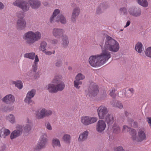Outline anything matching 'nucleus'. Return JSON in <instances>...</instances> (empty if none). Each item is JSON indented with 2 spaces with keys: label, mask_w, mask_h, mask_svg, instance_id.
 Instances as JSON below:
<instances>
[{
  "label": "nucleus",
  "mask_w": 151,
  "mask_h": 151,
  "mask_svg": "<svg viewBox=\"0 0 151 151\" xmlns=\"http://www.w3.org/2000/svg\"><path fill=\"white\" fill-rule=\"evenodd\" d=\"M60 11L58 9H56L54 11L52 15L55 17H57L58 15H60Z\"/></svg>",
  "instance_id": "nucleus-49"
},
{
  "label": "nucleus",
  "mask_w": 151,
  "mask_h": 151,
  "mask_svg": "<svg viewBox=\"0 0 151 151\" xmlns=\"http://www.w3.org/2000/svg\"><path fill=\"white\" fill-rule=\"evenodd\" d=\"M10 133V131L9 129L2 128L0 130V137L5 138Z\"/></svg>",
  "instance_id": "nucleus-24"
},
{
  "label": "nucleus",
  "mask_w": 151,
  "mask_h": 151,
  "mask_svg": "<svg viewBox=\"0 0 151 151\" xmlns=\"http://www.w3.org/2000/svg\"><path fill=\"white\" fill-rule=\"evenodd\" d=\"M141 14L142 10L140 8L137 7L132 16L135 17H140Z\"/></svg>",
  "instance_id": "nucleus-33"
},
{
  "label": "nucleus",
  "mask_w": 151,
  "mask_h": 151,
  "mask_svg": "<svg viewBox=\"0 0 151 151\" xmlns=\"http://www.w3.org/2000/svg\"><path fill=\"white\" fill-rule=\"evenodd\" d=\"M109 111V109L105 106H101L98 107L97 112L99 118L104 119Z\"/></svg>",
  "instance_id": "nucleus-9"
},
{
  "label": "nucleus",
  "mask_w": 151,
  "mask_h": 151,
  "mask_svg": "<svg viewBox=\"0 0 151 151\" xmlns=\"http://www.w3.org/2000/svg\"><path fill=\"white\" fill-rule=\"evenodd\" d=\"M105 37L104 44L101 47L102 52L99 54L91 55L89 58V63L93 67H98L106 63L111 57L110 51L115 53L119 50V45L117 41L107 34Z\"/></svg>",
  "instance_id": "nucleus-1"
},
{
  "label": "nucleus",
  "mask_w": 151,
  "mask_h": 151,
  "mask_svg": "<svg viewBox=\"0 0 151 151\" xmlns=\"http://www.w3.org/2000/svg\"><path fill=\"white\" fill-rule=\"evenodd\" d=\"M125 114L126 116H127L128 114V112L127 111H126L125 112Z\"/></svg>",
  "instance_id": "nucleus-64"
},
{
  "label": "nucleus",
  "mask_w": 151,
  "mask_h": 151,
  "mask_svg": "<svg viewBox=\"0 0 151 151\" xmlns=\"http://www.w3.org/2000/svg\"><path fill=\"white\" fill-rule=\"evenodd\" d=\"M62 42L61 43V46L63 48H66L68 46L69 44V41L68 36L64 35L62 37Z\"/></svg>",
  "instance_id": "nucleus-19"
},
{
  "label": "nucleus",
  "mask_w": 151,
  "mask_h": 151,
  "mask_svg": "<svg viewBox=\"0 0 151 151\" xmlns=\"http://www.w3.org/2000/svg\"><path fill=\"white\" fill-rule=\"evenodd\" d=\"M57 83L55 85L56 93L58 91H62L65 87V84L63 82L61 81L60 83Z\"/></svg>",
  "instance_id": "nucleus-28"
},
{
  "label": "nucleus",
  "mask_w": 151,
  "mask_h": 151,
  "mask_svg": "<svg viewBox=\"0 0 151 151\" xmlns=\"http://www.w3.org/2000/svg\"><path fill=\"white\" fill-rule=\"evenodd\" d=\"M99 91L98 86L94 83L91 82L87 92V94L90 97H93L97 95Z\"/></svg>",
  "instance_id": "nucleus-5"
},
{
  "label": "nucleus",
  "mask_w": 151,
  "mask_h": 151,
  "mask_svg": "<svg viewBox=\"0 0 151 151\" xmlns=\"http://www.w3.org/2000/svg\"><path fill=\"white\" fill-rule=\"evenodd\" d=\"M1 109H3V110L6 111H13L14 108V106H5L4 108H3V106H1Z\"/></svg>",
  "instance_id": "nucleus-41"
},
{
  "label": "nucleus",
  "mask_w": 151,
  "mask_h": 151,
  "mask_svg": "<svg viewBox=\"0 0 151 151\" xmlns=\"http://www.w3.org/2000/svg\"><path fill=\"white\" fill-rule=\"evenodd\" d=\"M62 139L65 143L69 144L70 142L71 136L69 134H65L63 136Z\"/></svg>",
  "instance_id": "nucleus-32"
},
{
  "label": "nucleus",
  "mask_w": 151,
  "mask_h": 151,
  "mask_svg": "<svg viewBox=\"0 0 151 151\" xmlns=\"http://www.w3.org/2000/svg\"><path fill=\"white\" fill-rule=\"evenodd\" d=\"M111 105L114 107H117L120 109L123 108V105L122 103L119 101H117V104H115V100H112L110 102Z\"/></svg>",
  "instance_id": "nucleus-31"
},
{
  "label": "nucleus",
  "mask_w": 151,
  "mask_h": 151,
  "mask_svg": "<svg viewBox=\"0 0 151 151\" xmlns=\"http://www.w3.org/2000/svg\"><path fill=\"white\" fill-rule=\"evenodd\" d=\"M46 89L51 93H56V86L52 83H50L46 86Z\"/></svg>",
  "instance_id": "nucleus-26"
},
{
  "label": "nucleus",
  "mask_w": 151,
  "mask_h": 151,
  "mask_svg": "<svg viewBox=\"0 0 151 151\" xmlns=\"http://www.w3.org/2000/svg\"><path fill=\"white\" fill-rule=\"evenodd\" d=\"M147 120L150 127H151V117H147Z\"/></svg>",
  "instance_id": "nucleus-60"
},
{
  "label": "nucleus",
  "mask_w": 151,
  "mask_h": 151,
  "mask_svg": "<svg viewBox=\"0 0 151 151\" xmlns=\"http://www.w3.org/2000/svg\"><path fill=\"white\" fill-rule=\"evenodd\" d=\"M128 6V12L129 14L132 16L137 7L129 3L127 4L126 6Z\"/></svg>",
  "instance_id": "nucleus-29"
},
{
  "label": "nucleus",
  "mask_w": 151,
  "mask_h": 151,
  "mask_svg": "<svg viewBox=\"0 0 151 151\" xmlns=\"http://www.w3.org/2000/svg\"><path fill=\"white\" fill-rule=\"evenodd\" d=\"M129 134L131 136L132 139L135 142H141L147 139L145 130L144 128L139 129L137 135L135 129H132L129 132Z\"/></svg>",
  "instance_id": "nucleus-3"
},
{
  "label": "nucleus",
  "mask_w": 151,
  "mask_h": 151,
  "mask_svg": "<svg viewBox=\"0 0 151 151\" xmlns=\"http://www.w3.org/2000/svg\"><path fill=\"white\" fill-rule=\"evenodd\" d=\"M131 22L130 21L128 20L126 23V25L124 26V28L127 27H128L130 24Z\"/></svg>",
  "instance_id": "nucleus-62"
},
{
  "label": "nucleus",
  "mask_w": 151,
  "mask_h": 151,
  "mask_svg": "<svg viewBox=\"0 0 151 151\" xmlns=\"http://www.w3.org/2000/svg\"><path fill=\"white\" fill-rule=\"evenodd\" d=\"M47 42L45 41H42L40 44V46L39 47V49L40 50L43 52L46 50V48L47 47Z\"/></svg>",
  "instance_id": "nucleus-38"
},
{
  "label": "nucleus",
  "mask_w": 151,
  "mask_h": 151,
  "mask_svg": "<svg viewBox=\"0 0 151 151\" xmlns=\"http://www.w3.org/2000/svg\"><path fill=\"white\" fill-rule=\"evenodd\" d=\"M62 64V61L61 60L59 59L57 60L56 61L55 65L57 67H60Z\"/></svg>",
  "instance_id": "nucleus-51"
},
{
  "label": "nucleus",
  "mask_w": 151,
  "mask_h": 151,
  "mask_svg": "<svg viewBox=\"0 0 151 151\" xmlns=\"http://www.w3.org/2000/svg\"><path fill=\"white\" fill-rule=\"evenodd\" d=\"M145 52L147 57L151 58V46L147 47L145 50Z\"/></svg>",
  "instance_id": "nucleus-40"
},
{
  "label": "nucleus",
  "mask_w": 151,
  "mask_h": 151,
  "mask_svg": "<svg viewBox=\"0 0 151 151\" xmlns=\"http://www.w3.org/2000/svg\"><path fill=\"white\" fill-rule=\"evenodd\" d=\"M120 13L123 15H127L128 14V10L126 7H122L119 9Z\"/></svg>",
  "instance_id": "nucleus-44"
},
{
  "label": "nucleus",
  "mask_w": 151,
  "mask_h": 151,
  "mask_svg": "<svg viewBox=\"0 0 151 151\" xmlns=\"http://www.w3.org/2000/svg\"><path fill=\"white\" fill-rule=\"evenodd\" d=\"M135 50L139 53H141L144 50L143 45L140 42H137L135 46Z\"/></svg>",
  "instance_id": "nucleus-30"
},
{
  "label": "nucleus",
  "mask_w": 151,
  "mask_h": 151,
  "mask_svg": "<svg viewBox=\"0 0 151 151\" xmlns=\"http://www.w3.org/2000/svg\"><path fill=\"white\" fill-rule=\"evenodd\" d=\"M107 94L106 91H104L103 92L101 93L100 98L101 99L104 100L107 97Z\"/></svg>",
  "instance_id": "nucleus-50"
},
{
  "label": "nucleus",
  "mask_w": 151,
  "mask_h": 151,
  "mask_svg": "<svg viewBox=\"0 0 151 151\" xmlns=\"http://www.w3.org/2000/svg\"><path fill=\"white\" fill-rule=\"evenodd\" d=\"M28 3L33 9H37L40 7L41 4L40 1L39 0H29Z\"/></svg>",
  "instance_id": "nucleus-18"
},
{
  "label": "nucleus",
  "mask_w": 151,
  "mask_h": 151,
  "mask_svg": "<svg viewBox=\"0 0 151 151\" xmlns=\"http://www.w3.org/2000/svg\"><path fill=\"white\" fill-rule=\"evenodd\" d=\"M104 119L109 127L114 122V117L111 114H108Z\"/></svg>",
  "instance_id": "nucleus-20"
},
{
  "label": "nucleus",
  "mask_w": 151,
  "mask_h": 151,
  "mask_svg": "<svg viewBox=\"0 0 151 151\" xmlns=\"http://www.w3.org/2000/svg\"><path fill=\"white\" fill-rule=\"evenodd\" d=\"M52 145L54 148L60 147L61 144L59 139L56 137L53 138L52 140Z\"/></svg>",
  "instance_id": "nucleus-23"
},
{
  "label": "nucleus",
  "mask_w": 151,
  "mask_h": 151,
  "mask_svg": "<svg viewBox=\"0 0 151 151\" xmlns=\"http://www.w3.org/2000/svg\"><path fill=\"white\" fill-rule=\"evenodd\" d=\"M106 125L105 122L103 120H99L96 123V130L99 133H101L104 130Z\"/></svg>",
  "instance_id": "nucleus-12"
},
{
  "label": "nucleus",
  "mask_w": 151,
  "mask_h": 151,
  "mask_svg": "<svg viewBox=\"0 0 151 151\" xmlns=\"http://www.w3.org/2000/svg\"><path fill=\"white\" fill-rule=\"evenodd\" d=\"M36 90L35 89H32L29 91L27 94L24 100V102L28 104L31 103L32 102V99L33 98L36 94Z\"/></svg>",
  "instance_id": "nucleus-13"
},
{
  "label": "nucleus",
  "mask_w": 151,
  "mask_h": 151,
  "mask_svg": "<svg viewBox=\"0 0 151 151\" xmlns=\"http://www.w3.org/2000/svg\"><path fill=\"white\" fill-rule=\"evenodd\" d=\"M46 55H50L52 54H54L55 53V50H53L52 51H48L46 50L43 52Z\"/></svg>",
  "instance_id": "nucleus-52"
},
{
  "label": "nucleus",
  "mask_w": 151,
  "mask_h": 151,
  "mask_svg": "<svg viewBox=\"0 0 151 151\" xmlns=\"http://www.w3.org/2000/svg\"><path fill=\"white\" fill-rule=\"evenodd\" d=\"M35 56V53L33 52L25 53L24 55V58L32 60H34Z\"/></svg>",
  "instance_id": "nucleus-37"
},
{
  "label": "nucleus",
  "mask_w": 151,
  "mask_h": 151,
  "mask_svg": "<svg viewBox=\"0 0 151 151\" xmlns=\"http://www.w3.org/2000/svg\"><path fill=\"white\" fill-rule=\"evenodd\" d=\"M99 6L103 10L106 9L109 7L108 4L106 3H101L99 5Z\"/></svg>",
  "instance_id": "nucleus-48"
},
{
  "label": "nucleus",
  "mask_w": 151,
  "mask_h": 151,
  "mask_svg": "<svg viewBox=\"0 0 151 151\" xmlns=\"http://www.w3.org/2000/svg\"><path fill=\"white\" fill-rule=\"evenodd\" d=\"M81 12L80 8L78 7H74L72 10L71 21L73 22H75L76 19L79 16Z\"/></svg>",
  "instance_id": "nucleus-14"
},
{
  "label": "nucleus",
  "mask_w": 151,
  "mask_h": 151,
  "mask_svg": "<svg viewBox=\"0 0 151 151\" xmlns=\"http://www.w3.org/2000/svg\"><path fill=\"white\" fill-rule=\"evenodd\" d=\"M43 4L45 6H47L49 5V3L47 2H45L43 3Z\"/></svg>",
  "instance_id": "nucleus-63"
},
{
  "label": "nucleus",
  "mask_w": 151,
  "mask_h": 151,
  "mask_svg": "<svg viewBox=\"0 0 151 151\" xmlns=\"http://www.w3.org/2000/svg\"><path fill=\"white\" fill-rule=\"evenodd\" d=\"M55 22H60L63 24H65L67 22L66 18L64 15L62 14L60 15H58L56 18Z\"/></svg>",
  "instance_id": "nucleus-25"
},
{
  "label": "nucleus",
  "mask_w": 151,
  "mask_h": 151,
  "mask_svg": "<svg viewBox=\"0 0 151 151\" xmlns=\"http://www.w3.org/2000/svg\"><path fill=\"white\" fill-rule=\"evenodd\" d=\"M64 30L62 28L55 27L52 30V33L53 36L57 39H60L65 33Z\"/></svg>",
  "instance_id": "nucleus-10"
},
{
  "label": "nucleus",
  "mask_w": 151,
  "mask_h": 151,
  "mask_svg": "<svg viewBox=\"0 0 151 151\" xmlns=\"http://www.w3.org/2000/svg\"><path fill=\"white\" fill-rule=\"evenodd\" d=\"M2 101L7 104H13L15 100V97L12 94L7 95L1 99Z\"/></svg>",
  "instance_id": "nucleus-15"
},
{
  "label": "nucleus",
  "mask_w": 151,
  "mask_h": 151,
  "mask_svg": "<svg viewBox=\"0 0 151 151\" xmlns=\"http://www.w3.org/2000/svg\"><path fill=\"white\" fill-rule=\"evenodd\" d=\"M98 120L96 117H91L88 116H82L81 121L82 123L85 126H88L96 122Z\"/></svg>",
  "instance_id": "nucleus-8"
},
{
  "label": "nucleus",
  "mask_w": 151,
  "mask_h": 151,
  "mask_svg": "<svg viewBox=\"0 0 151 151\" xmlns=\"http://www.w3.org/2000/svg\"><path fill=\"white\" fill-rule=\"evenodd\" d=\"M4 6L3 3L0 2V10H2L4 9Z\"/></svg>",
  "instance_id": "nucleus-61"
},
{
  "label": "nucleus",
  "mask_w": 151,
  "mask_h": 151,
  "mask_svg": "<svg viewBox=\"0 0 151 151\" xmlns=\"http://www.w3.org/2000/svg\"><path fill=\"white\" fill-rule=\"evenodd\" d=\"M103 9L99 6L96 9V14H100L103 12Z\"/></svg>",
  "instance_id": "nucleus-53"
},
{
  "label": "nucleus",
  "mask_w": 151,
  "mask_h": 151,
  "mask_svg": "<svg viewBox=\"0 0 151 151\" xmlns=\"http://www.w3.org/2000/svg\"><path fill=\"white\" fill-rule=\"evenodd\" d=\"M116 91V89L114 88H112L111 90H109V95L113 99H115L116 97V95L115 93Z\"/></svg>",
  "instance_id": "nucleus-45"
},
{
  "label": "nucleus",
  "mask_w": 151,
  "mask_h": 151,
  "mask_svg": "<svg viewBox=\"0 0 151 151\" xmlns=\"http://www.w3.org/2000/svg\"><path fill=\"white\" fill-rule=\"evenodd\" d=\"M113 131V133L115 134H118L120 132V126L116 123H115L114 124Z\"/></svg>",
  "instance_id": "nucleus-35"
},
{
  "label": "nucleus",
  "mask_w": 151,
  "mask_h": 151,
  "mask_svg": "<svg viewBox=\"0 0 151 151\" xmlns=\"http://www.w3.org/2000/svg\"><path fill=\"white\" fill-rule=\"evenodd\" d=\"M132 129L126 125L124 126L122 129V130L124 131L127 132L130 131V132Z\"/></svg>",
  "instance_id": "nucleus-56"
},
{
  "label": "nucleus",
  "mask_w": 151,
  "mask_h": 151,
  "mask_svg": "<svg viewBox=\"0 0 151 151\" xmlns=\"http://www.w3.org/2000/svg\"><path fill=\"white\" fill-rule=\"evenodd\" d=\"M89 132L86 130L81 134L78 138V141L79 142H82L86 141L88 138Z\"/></svg>",
  "instance_id": "nucleus-22"
},
{
  "label": "nucleus",
  "mask_w": 151,
  "mask_h": 151,
  "mask_svg": "<svg viewBox=\"0 0 151 151\" xmlns=\"http://www.w3.org/2000/svg\"><path fill=\"white\" fill-rule=\"evenodd\" d=\"M23 131V127L22 125H17L16 126V129L11 133L10 135V138L11 139H13L21 135Z\"/></svg>",
  "instance_id": "nucleus-11"
},
{
  "label": "nucleus",
  "mask_w": 151,
  "mask_h": 151,
  "mask_svg": "<svg viewBox=\"0 0 151 151\" xmlns=\"http://www.w3.org/2000/svg\"><path fill=\"white\" fill-rule=\"evenodd\" d=\"M13 4L20 8L24 12L27 11L29 8V3L23 0H16Z\"/></svg>",
  "instance_id": "nucleus-7"
},
{
  "label": "nucleus",
  "mask_w": 151,
  "mask_h": 151,
  "mask_svg": "<svg viewBox=\"0 0 151 151\" xmlns=\"http://www.w3.org/2000/svg\"><path fill=\"white\" fill-rule=\"evenodd\" d=\"M82 83V81L76 79L74 81V86L77 89H79L80 88V85H81Z\"/></svg>",
  "instance_id": "nucleus-42"
},
{
  "label": "nucleus",
  "mask_w": 151,
  "mask_h": 151,
  "mask_svg": "<svg viewBox=\"0 0 151 151\" xmlns=\"http://www.w3.org/2000/svg\"><path fill=\"white\" fill-rule=\"evenodd\" d=\"M16 16L18 18V19H24V14L22 12H18L16 13Z\"/></svg>",
  "instance_id": "nucleus-47"
},
{
  "label": "nucleus",
  "mask_w": 151,
  "mask_h": 151,
  "mask_svg": "<svg viewBox=\"0 0 151 151\" xmlns=\"http://www.w3.org/2000/svg\"><path fill=\"white\" fill-rule=\"evenodd\" d=\"M63 77L61 75H57L55 76L53 79L52 82L54 83H58L62 79Z\"/></svg>",
  "instance_id": "nucleus-43"
},
{
  "label": "nucleus",
  "mask_w": 151,
  "mask_h": 151,
  "mask_svg": "<svg viewBox=\"0 0 151 151\" xmlns=\"http://www.w3.org/2000/svg\"><path fill=\"white\" fill-rule=\"evenodd\" d=\"M134 91L133 88H129L125 91V97L127 98H131L134 93Z\"/></svg>",
  "instance_id": "nucleus-27"
},
{
  "label": "nucleus",
  "mask_w": 151,
  "mask_h": 151,
  "mask_svg": "<svg viewBox=\"0 0 151 151\" xmlns=\"http://www.w3.org/2000/svg\"><path fill=\"white\" fill-rule=\"evenodd\" d=\"M59 42V40L56 39H53L50 40V42L52 44L56 45Z\"/></svg>",
  "instance_id": "nucleus-54"
},
{
  "label": "nucleus",
  "mask_w": 151,
  "mask_h": 151,
  "mask_svg": "<svg viewBox=\"0 0 151 151\" xmlns=\"http://www.w3.org/2000/svg\"><path fill=\"white\" fill-rule=\"evenodd\" d=\"M137 3L144 7H148V3L147 0H137Z\"/></svg>",
  "instance_id": "nucleus-34"
},
{
  "label": "nucleus",
  "mask_w": 151,
  "mask_h": 151,
  "mask_svg": "<svg viewBox=\"0 0 151 151\" xmlns=\"http://www.w3.org/2000/svg\"><path fill=\"white\" fill-rule=\"evenodd\" d=\"M6 149V145H3L0 146V151H4Z\"/></svg>",
  "instance_id": "nucleus-59"
},
{
  "label": "nucleus",
  "mask_w": 151,
  "mask_h": 151,
  "mask_svg": "<svg viewBox=\"0 0 151 151\" xmlns=\"http://www.w3.org/2000/svg\"><path fill=\"white\" fill-rule=\"evenodd\" d=\"M22 126L23 127V131L26 133H28L32 130V128L33 124L31 121L27 119V123Z\"/></svg>",
  "instance_id": "nucleus-17"
},
{
  "label": "nucleus",
  "mask_w": 151,
  "mask_h": 151,
  "mask_svg": "<svg viewBox=\"0 0 151 151\" xmlns=\"http://www.w3.org/2000/svg\"><path fill=\"white\" fill-rule=\"evenodd\" d=\"M114 151H124V149L122 146L115 147L114 148Z\"/></svg>",
  "instance_id": "nucleus-55"
},
{
  "label": "nucleus",
  "mask_w": 151,
  "mask_h": 151,
  "mask_svg": "<svg viewBox=\"0 0 151 151\" xmlns=\"http://www.w3.org/2000/svg\"><path fill=\"white\" fill-rule=\"evenodd\" d=\"M42 36L41 33L39 31L34 32L30 31L25 33L23 35L22 38L27 44L31 45L40 40Z\"/></svg>",
  "instance_id": "nucleus-2"
},
{
  "label": "nucleus",
  "mask_w": 151,
  "mask_h": 151,
  "mask_svg": "<svg viewBox=\"0 0 151 151\" xmlns=\"http://www.w3.org/2000/svg\"><path fill=\"white\" fill-rule=\"evenodd\" d=\"M26 23L24 19H18L16 24V28L19 30L24 29L26 27Z\"/></svg>",
  "instance_id": "nucleus-16"
},
{
  "label": "nucleus",
  "mask_w": 151,
  "mask_h": 151,
  "mask_svg": "<svg viewBox=\"0 0 151 151\" xmlns=\"http://www.w3.org/2000/svg\"><path fill=\"white\" fill-rule=\"evenodd\" d=\"M52 14V16L50 17V21L51 23H53L55 22L56 18Z\"/></svg>",
  "instance_id": "nucleus-57"
},
{
  "label": "nucleus",
  "mask_w": 151,
  "mask_h": 151,
  "mask_svg": "<svg viewBox=\"0 0 151 151\" xmlns=\"http://www.w3.org/2000/svg\"><path fill=\"white\" fill-rule=\"evenodd\" d=\"M45 126H46V128L49 130H51L52 129V127L49 122H47L45 124Z\"/></svg>",
  "instance_id": "nucleus-58"
},
{
  "label": "nucleus",
  "mask_w": 151,
  "mask_h": 151,
  "mask_svg": "<svg viewBox=\"0 0 151 151\" xmlns=\"http://www.w3.org/2000/svg\"><path fill=\"white\" fill-rule=\"evenodd\" d=\"M12 84L15 85V86L19 89H21L23 87L22 83L20 80H17V81H13Z\"/></svg>",
  "instance_id": "nucleus-36"
},
{
  "label": "nucleus",
  "mask_w": 151,
  "mask_h": 151,
  "mask_svg": "<svg viewBox=\"0 0 151 151\" xmlns=\"http://www.w3.org/2000/svg\"><path fill=\"white\" fill-rule=\"evenodd\" d=\"M85 76L82 74L81 73H78L76 76L75 79L78 80L80 81L81 80H83L85 79Z\"/></svg>",
  "instance_id": "nucleus-46"
},
{
  "label": "nucleus",
  "mask_w": 151,
  "mask_h": 151,
  "mask_svg": "<svg viewBox=\"0 0 151 151\" xmlns=\"http://www.w3.org/2000/svg\"><path fill=\"white\" fill-rule=\"evenodd\" d=\"M6 118L11 123L14 124L15 122V117L13 114L9 115L7 116Z\"/></svg>",
  "instance_id": "nucleus-39"
},
{
  "label": "nucleus",
  "mask_w": 151,
  "mask_h": 151,
  "mask_svg": "<svg viewBox=\"0 0 151 151\" xmlns=\"http://www.w3.org/2000/svg\"><path fill=\"white\" fill-rule=\"evenodd\" d=\"M48 139L46 133H42L40 137L37 145L35 147V149L38 150L45 148L47 143Z\"/></svg>",
  "instance_id": "nucleus-4"
},
{
  "label": "nucleus",
  "mask_w": 151,
  "mask_h": 151,
  "mask_svg": "<svg viewBox=\"0 0 151 151\" xmlns=\"http://www.w3.org/2000/svg\"><path fill=\"white\" fill-rule=\"evenodd\" d=\"M52 114V111L50 110H47L43 108L38 110L36 112V117L38 119H41L46 117L51 116Z\"/></svg>",
  "instance_id": "nucleus-6"
},
{
  "label": "nucleus",
  "mask_w": 151,
  "mask_h": 151,
  "mask_svg": "<svg viewBox=\"0 0 151 151\" xmlns=\"http://www.w3.org/2000/svg\"><path fill=\"white\" fill-rule=\"evenodd\" d=\"M39 61V59L37 55H36L35 56V58L34 62L33 64L32 65V69L33 72L34 73L35 75L34 76V78L35 79L37 78L38 77V75L35 73L37 68V63Z\"/></svg>",
  "instance_id": "nucleus-21"
}]
</instances>
